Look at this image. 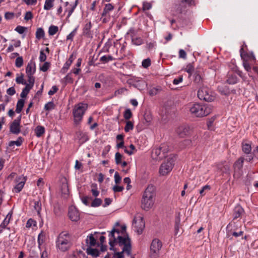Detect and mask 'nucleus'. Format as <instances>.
Instances as JSON below:
<instances>
[{"instance_id":"nucleus-52","label":"nucleus","mask_w":258,"mask_h":258,"mask_svg":"<svg viewBox=\"0 0 258 258\" xmlns=\"http://www.w3.org/2000/svg\"><path fill=\"white\" fill-rule=\"evenodd\" d=\"M16 82L17 84H21L25 85L26 84V82L24 80L23 74H22L21 76L16 78Z\"/></svg>"},{"instance_id":"nucleus-61","label":"nucleus","mask_w":258,"mask_h":258,"mask_svg":"<svg viewBox=\"0 0 258 258\" xmlns=\"http://www.w3.org/2000/svg\"><path fill=\"white\" fill-rule=\"evenodd\" d=\"M7 93L10 95L13 96L16 93V90L14 87H10L7 90Z\"/></svg>"},{"instance_id":"nucleus-28","label":"nucleus","mask_w":258,"mask_h":258,"mask_svg":"<svg viewBox=\"0 0 258 258\" xmlns=\"http://www.w3.org/2000/svg\"><path fill=\"white\" fill-rule=\"evenodd\" d=\"M180 227V213H178L177 215H176L175 220V235H177L179 232V228Z\"/></svg>"},{"instance_id":"nucleus-43","label":"nucleus","mask_w":258,"mask_h":258,"mask_svg":"<svg viewBox=\"0 0 258 258\" xmlns=\"http://www.w3.org/2000/svg\"><path fill=\"white\" fill-rule=\"evenodd\" d=\"M31 88L26 85L25 87L23 89L20 96L22 98L26 97L29 92Z\"/></svg>"},{"instance_id":"nucleus-53","label":"nucleus","mask_w":258,"mask_h":258,"mask_svg":"<svg viewBox=\"0 0 258 258\" xmlns=\"http://www.w3.org/2000/svg\"><path fill=\"white\" fill-rule=\"evenodd\" d=\"M41 203L40 202V201H35L34 202V208L36 210V211L37 212V213L38 214L40 213V212L41 211Z\"/></svg>"},{"instance_id":"nucleus-46","label":"nucleus","mask_w":258,"mask_h":258,"mask_svg":"<svg viewBox=\"0 0 258 258\" xmlns=\"http://www.w3.org/2000/svg\"><path fill=\"white\" fill-rule=\"evenodd\" d=\"M23 59L22 56L18 57L15 61V65L17 68H20L23 66Z\"/></svg>"},{"instance_id":"nucleus-5","label":"nucleus","mask_w":258,"mask_h":258,"mask_svg":"<svg viewBox=\"0 0 258 258\" xmlns=\"http://www.w3.org/2000/svg\"><path fill=\"white\" fill-rule=\"evenodd\" d=\"M88 107L87 104L80 103L76 105L73 109L74 123L76 125L79 124L82 120L83 116Z\"/></svg>"},{"instance_id":"nucleus-25","label":"nucleus","mask_w":258,"mask_h":258,"mask_svg":"<svg viewBox=\"0 0 258 258\" xmlns=\"http://www.w3.org/2000/svg\"><path fill=\"white\" fill-rule=\"evenodd\" d=\"M92 27L91 22L86 23L83 29V34L88 37L91 36V28Z\"/></svg>"},{"instance_id":"nucleus-1","label":"nucleus","mask_w":258,"mask_h":258,"mask_svg":"<svg viewBox=\"0 0 258 258\" xmlns=\"http://www.w3.org/2000/svg\"><path fill=\"white\" fill-rule=\"evenodd\" d=\"M109 244L110 249H114V246H120L121 251H114L112 258H123V253L131 254V240L126 232V226H121L120 229L113 227L109 233Z\"/></svg>"},{"instance_id":"nucleus-8","label":"nucleus","mask_w":258,"mask_h":258,"mask_svg":"<svg viewBox=\"0 0 258 258\" xmlns=\"http://www.w3.org/2000/svg\"><path fill=\"white\" fill-rule=\"evenodd\" d=\"M198 97L200 100H203L207 102L213 101L215 97L212 95L210 90L205 87H201L198 91Z\"/></svg>"},{"instance_id":"nucleus-40","label":"nucleus","mask_w":258,"mask_h":258,"mask_svg":"<svg viewBox=\"0 0 258 258\" xmlns=\"http://www.w3.org/2000/svg\"><path fill=\"white\" fill-rule=\"evenodd\" d=\"M23 142V139L21 137H19L17 141H11L9 143V146L12 147L15 145L17 146H20Z\"/></svg>"},{"instance_id":"nucleus-63","label":"nucleus","mask_w":258,"mask_h":258,"mask_svg":"<svg viewBox=\"0 0 258 258\" xmlns=\"http://www.w3.org/2000/svg\"><path fill=\"white\" fill-rule=\"evenodd\" d=\"M39 60L40 62H44L46 59V54L44 53L43 50L40 51Z\"/></svg>"},{"instance_id":"nucleus-50","label":"nucleus","mask_w":258,"mask_h":258,"mask_svg":"<svg viewBox=\"0 0 258 258\" xmlns=\"http://www.w3.org/2000/svg\"><path fill=\"white\" fill-rule=\"evenodd\" d=\"M130 148H131V150H127V149L125 147L124 151V152H125L126 154H128V155H131L133 154L134 153V151H136V148H135V146H134V145H133V144H131V145L130 146Z\"/></svg>"},{"instance_id":"nucleus-33","label":"nucleus","mask_w":258,"mask_h":258,"mask_svg":"<svg viewBox=\"0 0 258 258\" xmlns=\"http://www.w3.org/2000/svg\"><path fill=\"white\" fill-rule=\"evenodd\" d=\"M44 132L45 128L42 126H38L35 130V133L37 137H40L44 133Z\"/></svg>"},{"instance_id":"nucleus-64","label":"nucleus","mask_w":258,"mask_h":258,"mask_svg":"<svg viewBox=\"0 0 258 258\" xmlns=\"http://www.w3.org/2000/svg\"><path fill=\"white\" fill-rule=\"evenodd\" d=\"M33 18L32 13L29 11L27 12L25 15L24 19L26 21H28L29 20L32 19Z\"/></svg>"},{"instance_id":"nucleus-19","label":"nucleus","mask_w":258,"mask_h":258,"mask_svg":"<svg viewBox=\"0 0 258 258\" xmlns=\"http://www.w3.org/2000/svg\"><path fill=\"white\" fill-rule=\"evenodd\" d=\"M10 132L15 135L19 134L21 132V125L19 120H14L10 126Z\"/></svg>"},{"instance_id":"nucleus-34","label":"nucleus","mask_w":258,"mask_h":258,"mask_svg":"<svg viewBox=\"0 0 258 258\" xmlns=\"http://www.w3.org/2000/svg\"><path fill=\"white\" fill-rule=\"evenodd\" d=\"M91 191L92 194V195L95 197H97L99 194V191L97 189V184L95 183H92L91 185Z\"/></svg>"},{"instance_id":"nucleus-35","label":"nucleus","mask_w":258,"mask_h":258,"mask_svg":"<svg viewBox=\"0 0 258 258\" xmlns=\"http://www.w3.org/2000/svg\"><path fill=\"white\" fill-rule=\"evenodd\" d=\"M45 234L43 232H41L38 236V247L39 249H40V246L45 241Z\"/></svg>"},{"instance_id":"nucleus-9","label":"nucleus","mask_w":258,"mask_h":258,"mask_svg":"<svg viewBox=\"0 0 258 258\" xmlns=\"http://www.w3.org/2000/svg\"><path fill=\"white\" fill-rule=\"evenodd\" d=\"M162 246L161 241L158 239H154L150 246V256L151 258H158L160 250Z\"/></svg>"},{"instance_id":"nucleus-58","label":"nucleus","mask_w":258,"mask_h":258,"mask_svg":"<svg viewBox=\"0 0 258 258\" xmlns=\"http://www.w3.org/2000/svg\"><path fill=\"white\" fill-rule=\"evenodd\" d=\"M50 66L49 63L48 62H45L42 65V66L40 67V70L42 72H46L48 70Z\"/></svg>"},{"instance_id":"nucleus-15","label":"nucleus","mask_w":258,"mask_h":258,"mask_svg":"<svg viewBox=\"0 0 258 258\" xmlns=\"http://www.w3.org/2000/svg\"><path fill=\"white\" fill-rule=\"evenodd\" d=\"M16 180L17 184L15 186L14 190L16 192H19L23 188L26 181V178L23 176H20L16 178Z\"/></svg>"},{"instance_id":"nucleus-57","label":"nucleus","mask_w":258,"mask_h":258,"mask_svg":"<svg viewBox=\"0 0 258 258\" xmlns=\"http://www.w3.org/2000/svg\"><path fill=\"white\" fill-rule=\"evenodd\" d=\"M26 29V28L25 27L18 26L15 28V31H17L18 33L22 34L25 32Z\"/></svg>"},{"instance_id":"nucleus-41","label":"nucleus","mask_w":258,"mask_h":258,"mask_svg":"<svg viewBox=\"0 0 258 258\" xmlns=\"http://www.w3.org/2000/svg\"><path fill=\"white\" fill-rule=\"evenodd\" d=\"M54 0H45L44 9L46 10H50L53 7Z\"/></svg>"},{"instance_id":"nucleus-22","label":"nucleus","mask_w":258,"mask_h":258,"mask_svg":"<svg viewBox=\"0 0 258 258\" xmlns=\"http://www.w3.org/2000/svg\"><path fill=\"white\" fill-rule=\"evenodd\" d=\"M36 71V66L34 61L31 60L27 64L26 72L27 76L33 75Z\"/></svg>"},{"instance_id":"nucleus-32","label":"nucleus","mask_w":258,"mask_h":258,"mask_svg":"<svg viewBox=\"0 0 258 258\" xmlns=\"http://www.w3.org/2000/svg\"><path fill=\"white\" fill-rule=\"evenodd\" d=\"M87 252L88 254L91 255L94 257H97L99 254V251L98 249L92 248L91 247L87 248Z\"/></svg>"},{"instance_id":"nucleus-48","label":"nucleus","mask_w":258,"mask_h":258,"mask_svg":"<svg viewBox=\"0 0 258 258\" xmlns=\"http://www.w3.org/2000/svg\"><path fill=\"white\" fill-rule=\"evenodd\" d=\"M132 42L136 45H140L143 43V39L140 37L132 38Z\"/></svg>"},{"instance_id":"nucleus-13","label":"nucleus","mask_w":258,"mask_h":258,"mask_svg":"<svg viewBox=\"0 0 258 258\" xmlns=\"http://www.w3.org/2000/svg\"><path fill=\"white\" fill-rule=\"evenodd\" d=\"M68 216L72 221L77 222L80 219L79 211L74 206L69 208Z\"/></svg>"},{"instance_id":"nucleus-36","label":"nucleus","mask_w":258,"mask_h":258,"mask_svg":"<svg viewBox=\"0 0 258 258\" xmlns=\"http://www.w3.org/2000/svg\"><path fill=\"white\" fill-rule=\"evenodd\" d=\"M44 31L42 28H38L36 32V38L39 40L44 36Z\"/></svg>"},{"instance_id":"nucleus-20","label":"nucleus","mask_w":258,"mask_h":258,"mask_svg":"<svg viewBox=\"0 0 258 258\" xmlns=\"http://www.w3.org/2000/svg\"><path fill=\"white\" fill-rule=\"evenodd\" d=\"M192 5L194 4V0H181L178 5H176L177 10L178 13H181L182 10L185 8L186 5Z\"/></svg>"},{"instance_id":"nucleus-4","label":"nucleus","mask_w":258,"mask_h":258,"mask_svg":"<svg viewBox=\"0 0 258 258\" xmlns=\"http://www.w3.org/2000/svg\"><path fill=\"white\" fill-rule=\"evenodd\" d=\"M56 247L61 251L68 250L72 246L71 237L67 232L60 233L56 242Z\"/></svg>"},{"instance_id":"nucleus-6","label":"nucleus","mask_w":258,"mask_h":258,"mask_svg":"<svg viewBox=\"0 0 258 258\" xmlns=\"http://www.w3.org/2000/svg\"><path fill=\"white\" fill-rule=\"evenodd\" d=\"M174 157L167 159L161 165L159 168V174L161 176H166L172 170L174 166Z\"/></svg>"},{"instance_id":"nucleus-30","label":"nucleus","mask_w":258,"mask_h":258,"mask_svg":"<svg viewBox=\"0 0 258 258\" xmlns=\"http://www.w3.org/2000/svg\"><path fill=\"white\" fill-rule=\"evenodd\" d=\"M238 81V78L235 74H229L226 82L229 84H236Z\"/></svg>"},{"instance_id":"nucleus-3","label":"nucleus","mask_w":258,"mask_h":258,"mask_svg":"<svg viewBox=\"0 0 258 258\" xmlns=\"http://www.w3.org/2000/svg\"><path fill=\"white\" fill-rule=\"evenodd\" d=\"M190 113L198 117L205 116L211 112V108L206 105L200 103H193L188 107Z\"/></svg>"},{"instance_id":"nucleus-51","label":"nucleus","mask_w":258,"mask_h":258,"mask_svg":"<svg viewBox=\"0 0 258 258\" xmlns=\"http://www.w3.org/2000/svg\"><path fill=\"white\" fill-rule=\"evenodd\" d=\"M132 116V113L130 109H127L125 110L123 117L124 118L127 120L129 119Z\"/></svg>"},{"instance_id":"nucleus-37","label":"nucleus","mask_w":258,"mask_h":258,"mask_svg":"<svg viewBox=\"0 0 258 258\" xmlns=\"http://www.w3.org/2000/svg\"><path fill=\"white\" fill-rule=\"evenodd\" d=\"M184 70L189 74V76L190 77L191 76L194 71V66L192 63H190L187 64Z\"/></svg>"},{"instance_id":"nucleus-60","label":"nucleus","mask_w":258,"mask_h":258,"mask_svg":"<svg viewBox=\"0 0 258 258\" xmlns=\"http://www.w3.org/2000/svg\"><path fill=\"white\" fill-rule=\"evenodd\" d=\"M58 90L56 86H53L51 89L49 91L48 94L49 95L51 96L55 94Z\"/></svg>"},{"instance_id":"nucleus-2","label":"nucleus","mask_w":258,"mask_h":258,"mask_svg":"<svg viewBox=\"0 0 258 258\" xmlns=\"http://www.w3.org/2000/svg\"><path fill=\"white\" fill-rule=\"evenodd\" d=\"M155 190L153 185H149L146 188L142 200V207L144 210L148 211L153 206Z\"/></svg>"},{"instance_id":"nucleus-56","label":"nucleus","mask_w":258,"mask_h":258,"mask_svg":"<svg viewBox=\"0 0 258 258\" xmlns=\"http://www.w3.org/2000/svg\"><path fill=\"white\" fill-rule=\"evenodd\" d=\"M210 186L208 185H206L204 186L200 190V194L202 197L204 196L205 195L206 190H209L210 189Z\"/></svg>"},{"instance_id":"nucleus-23","label":"nucleus","mask_w":258,"mask_h":258,"mask_svg":"<svg viewBox=\"0 0 258 258\" xmlns=\"http://www.w3.org/2000/svg\"><path fill=\"white\" fill-rule=\"evenodd\" d=\"M114 9V7L111 4H107L105 5L103 11L101 14L102 21L104 23V17H106L107 14Z\"/></svg>"},{"instance_id":"nucleus-45","label":"nucleus","mask_w":258,"mask_h":258,"mask_svg":"<svg viewBox=\"0 0 258 258\" xmlns=\"http://www.w3.org/2000/svg\"><path fill=\"white\" fill-rule=\"evenodd\" d=\"M134 128V124L131 121H127L124 127V131L125 132H128L132 130Z\"/></svg>"},{"instance_id":"nucleus-54","label":"nucleus","mask_w":258,"mask_h":258,"mask_svg":"<svg viewBox=\"0 0 258 258\" xmlns=\"http://www.w3.org/2000/svg\"><path fill=\"white\" fill-rule=\"evenodd\" d=\"M53 212L56 216H59L60 215L61 210L58 205L56 204L54 206Z\"/></svg>"},{"instance_id":"nucleus-42","label":"nucleus","mask_w":258,"mask_h":258,"mask_svg":"<svg viewBox=\"0 0 258 258\" xmlns=\"http://www.w3.org/2000/svg\"><path fill=\"white\" fill-rule=\"evenodd\" d=\"M28 79V82L29 83H26V85L28 86L29 87L32 88L34 85V82H35V78L33 76V75L31 76H27Z\"/></svg>"},{"instance_id":"nucleus-16","label":"nucleus","mask_w":258,"mask_h":258,"mask_svg":"<svg viewBox=\"0 0 258 258\" xmlns=\"http://www.w3.org/2000/svg\"><path fill=\"white\" fill-rule=\"evenodd\" d=\"M75 139L79 141L80 144H83L89 140V137L87 133L78 131L76 133Z\"/></svg>"},{"instance_id":"nucleus-55","label":"nucleus","mask_w":258,"mask_h":258,"mask_svg":"<svg viewBox=\"0 0 258 258\" xmlns=\"http://www.w3.org/2000/svg\"><path fill=\"white\" fill-rule=\"evenodd\" d=\"M142 66L144 68H147L151 65V60L150 58H148L145 59L142 61Z\"/></svg>"},{"instance_id":"nucleus-44","label":"nucleus","mask_w":258,"mask_h":258,"mask_svg":"<svg viewBox=\"0 0 258 258\" xmlns=\"http://www.w3.org/2000/svg\"><path fill=\"white\" fill-rule=\"evenodd\" d=\"M55 105L54 103L52 101H50L48 102L45 105L44 109L46 110L50 111L51 110H52L54 108Z\"/></svg>"},{"instance_id":"nucleus-18","label":"nucleus","mask_w":258,"mask_h":258,"mask_svg":"<svg viewBox=\"0 0 258 258\" xmlns=\"http://www.w3.org/2000/svg\"><path fill=\"white\" fill-rule=\"evenodd\" d=\"M240 56H241L242 59H243V66L244 69L247 72H249L251 70V67H250L249 63L246 59V58L247 56H248V55L246 52H244L243 47L241 48V49L240 50Z\"/></svg>"},{"instance_id":"nucleus-27","label":"nucleus","mask_w":258,"mask_h":258,"mask_svg":"<svg viewBox=\"0 0 258 258\" xmlns=\"http://www.w3.org/2000/svg\"><path fill=\"white\" fill-rule=\"evenodd\" d=\"M86 242L90 247L95 246L97 244L96 238L92 234H90L87 237Z\"/></svg>"},{"instance_id":"nucleus-14","label":"nucleus","mask_w":258,"mask_h":258,"mask_svg":"<svg viewBox=\"0 0 258 258\" xmlns=\"http://www.w3.org/2000/svg\"><path fill=\"white\" fill-rule=\"evenodd\" d=\"M237 226L235 225V222H230L227 226V231H228V233L230 234H231L233 236L237 237L240 236H241L243 234V232L242 231H240L238 232H235V231H232L233 230H236V227Z\"/></svg>"},{"instance_id":"nucleus-49","label":"nucleus","mask_w":258,"mask_h":258,"mask_svg":"<svg viewBox=\"0 0 258 258\" xmlns=\"http://www.w3.org/2000/svg\"><path fill=\"white\" fill-rule=\"evenodd\" d=\"M122 156L119 152H117L115 155V160L116 164L118 165L121 163Z\"/></svg>"},{"instance_id":"nucleus-62","label":"nucleus","mask_w":258,"mask_h":258,"mask_svg":"<svg viewBox=\"0 0 258 258\" xmlns=\"http://www.w3.org/2000/svg\"><path fill=\"white\" fill-rule=\"evenodd\" d=\"M152 8V5L148 2H144L143 5V10H148Z\"/></svg>"},{"instance_id":"nucleus-47","label":"nucleus","mask_w":258,"mask_h":258,"mask_svg":"<svg viewBox=\"0 0 258 258\" xmlns=\"http://www.w3.org/2000/svg\"><path fill=\"white\" fill-rule=\"evenodd\" d=\"M72 63L71 62V60L70 61L67 60L66 62V63L64 64V66L62 67V68L61 69V72L62 73H65L67 71V70L69 69V68Z\"/></svg>"},{"instance_id":"nucleus-26","label":"nucleus","mask_w":258,"mask_h":258,"mask_svg":"<svg viewBox=\"0 0 258 258\" xmlns=\"http://www.w3.org/2000/svg\"><path fill=\"white\" fill-rule=\"evenodd\" d=\"M202 69H197L194 72V81L197 83H201L202 82Z\"/></svg>"},{"instance_id":"nucleus-29","label":"nucleus","mask_w":258,"mask_h":258,"mask_svg":"<svg viewBox=\"0 0 258 258\" xmlns=\"http://www.w3.org/2000/svg\"><path fill=\"white\" fill-rule=\"evenodd\" d=\"M242 151L246 154H249L251 151V144L243 142L242 143Z\"/></svg>"},{"instance_id":"nucleus-59","label":"nucleus","mask_w":258,"mask_h":258,"mask_svg":"<svg viewBox=\"0 0 258 258\" xmlns=\"http://www.w3.org/2000/svg\"><path fill=\"white\" fill-rule=\"evenodd\" d=\"M77 30V28H75L71 33H70L67 36V39L72 40L73 39V37L75 36V35L76 34Z\"/></svg>"},{"instance_id":"nucleus-12","label":"nucleus","mask_w":258,"mask_h":258,"mask_svg":"<svg viewBox=\"0 0 258 258\" xmlns=\"http://www.w3.org/2000/svg\"><path fill=\"white\" fill-rule=\"evenodd\" d=\"M176 133L180 138H184L190 134V127L186 124L179 126L176 130Z\"/></svg>"},{"instance_id":"nucleus-10","label":"nucleus","mask_w":258,"mask_h":258,"mask_svg":"<svg viewBox=\"0 0 258 258\" xmlns=\"http://www.w3.org/2000/svg\"><path fill=\"white\" fill-rule=\"evenodd\" d=\"M145 226L143 217L140 215H136L133 220V226L138 234H141L142 233Z\"/></svg>"},{"instance_id":"nucleus-21","label":"nucleus","mask_w":258,"mask_h":258,"mask_svg":"<svg viewBox=\"0 0 258 258\" xmlns=\"http://www.w3.org/2000/svg\"><path fill=\"white\" fill-rule=\"evenodd\" d=\"M66 258H88L82 251H74L68 253Z\"/></svg>"},{"instance_id":"nucleus-31","label":"nucleus","mask_w":258,"mask_h":258,"mask_svg":"<svg viewBox=\"0 0 258 258\" xmlns=\"http://www.w3.org/2000/svg\"><path fill=\"white\" fill-rule=\"evenodd\" d=\"M24 105V100L23 99H19L17 103L16 112L19 113L21 112Z\"/></svg>"},{"instance_id":"nucleus-17","label":"nucleus","mask_w":258,"mask_h":258,"mask_svg":"<svg viewBox=\"0 0 258 258\" xmlns=\"http://www.w3.org/2000/svg\"><path fill=\"white\" fill-rule=\"evenodd\" d=\"M244 213V211L242 207L239 205H237L233 210V221H234L236 220L238 221V219H240Z\"/></svg>"},{"instance_id":"nucleus-39","label":"nucleus","mask_w":258,"mask_h":258,"mask_svg":"<svg viewBox=\"0 0 258 258\" xmlns=\"http://www.w3.org/2000/svg\"><path fill=\"white\" fill-rule=\"evenodd\" d=\"M58 30L57 26L51 25L49 27L48 30V33L49 35H54L55 34Z\"/></svg>"},{"instance_id":"nucleus-24","label":"nucleus","mask_w":258,"mask_h":258,"mask_svg":"<svg viewBox=\"0 0 258 258\" xmlns=\"http://www.w3.org/2000/svg\"><path fill=\"white\" fill-rule=\"evenodd\" d=\"M61 190L62 194L68 195L69 192L68 181L66 178H63L61 179Z\"/></svg>"},{"instance_id":"nucleus-11","label":"nucleus","mask_w":258,"mask_h":258,"mask_svg":"<svg viewBox=\"0 0 258 258\" xmlns=\"http://www.w3.org/2000/svg\"><path fill=\"white\" fill-rule=\"evenodd\" d=\"M244 159L243 157H240L238 159L233 165L234 168V176L239 177L242 173V167Z\"/></svg>"},{"instance_id":"nucleus-7","label":"nucleus","mask_w":258,"mask_h":258,"mask_svg":"<svg viewBox=\"0 0 258 258\" xmlns=\"http://www.w3.org/2000/svg\"><path fill=\"white\" fill-rule=\"evenodd\" d=\"M168 152L166 145H162L161 147L154 149L152 153L151 157L155 160H161L166 157V154Z\"/></svg>"},{"instance_id":"nucleus-38","label":"nucleus","mask_w":258,"mask_h":258,"mask_svg":"<svg viewBox=\"0 0 258 258\" xmlns=\"http://www.w3.org/2000/svg\"><path fill=\"white\" fill-rule=\"evenodd\" d=\"M102 201L101 199L95 198L91 203V206L92 207H97L101 205Z\"/></svg>"}]
</instances>
